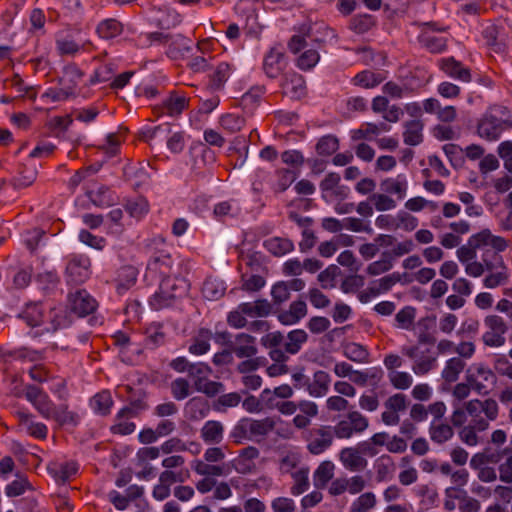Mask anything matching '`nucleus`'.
I'll use <instances>...</instances> for the list:
<instances>
[{
	"label": "nucleus",
	"instance_id": "b1692460",
	"mask_svg": "<svg viewBox=\"0 0 512 512\" xmlns=\"http://www.w3.org/2000/svg\"><path fill=\"white\" fill-rule=\"evenodd\" d=\"M335 472V465L332 461L321 462L313 473V482L316 488H324L332 480Z\"/></svg>",
	"mask_w": 512,
	"mask_h": 512
},
{
	"label": "nucleus",
	"instance_id": "2eb2a0df",
	"mask_svg": "<svg viewBox=\"0 0 512 512\" xmlns=\"http://www.w3.org/2000/svg\"><path fill=\"white\" fill-rule=\"evenodd\" d=\"M70 307L79 316L92 313L97 306L96 300L86 291H77L69 297Z\"/></svg>",
	"mask_w": 512,
	"mask_h": 512
},
{
	"label": "nucleus",
	"instance_id": "f704fd0d",
	"mask_svg": "<svg viewBox=\"0 0 512 512\" xmlns=\"http://www.w3.org/2000/svg\"><path fill=\"white\" fill-rule=\"evenodd\" d=\"M376 504V495L373 492H365L351 503L349 512H370Z\"/></svg>",
	"mask_w": 512,
	"mask_h": 512
},
{
	"label": "nucleus",
	"instance_id": "680f3d73",
	"mask_svg": "<svg viewBox=\"0 0 512 512\" xmlns=\"http://www.w3.org/2000/svg\"><path fill=\"white\" fill-rule=\"evenodd\" d=\"M339 147L338 139L334 136L327 135L322 137L317 143V152L320 155H331L337 151Z\"/></svg>",
	"mask_w": 512,
	"mask_h": 512
},
{
	"label": "nucleus",
	"instance_id": "bf43d9fd",
	"mask_svg": "<svg viewBox=\"0 0 512 512\" xmlns=\"http://www.w3.org/2000/svg\"><path fill=\"white\" fill-rule=\"evenodd\" d=\"M373 18L372 16L365 15H357L351 19L350 28L359 34L365 33L371 29L373 26Z\"/></svg>",
	"mask_w": 512,
	"mask_h": 512
},
{
	"label": "nucleus",
	"instance_id": "13d9d810",
	"mask_svg": "<svg viewBox=\"0 0 512 512\" xmlns=\"http://www.w3.org/2000/svg\"><path fill=\"white\" fill-rule=\"evenodd\" d=\"M158 24L163 28H170L181 22L180 15L173 9H160L156 18Z\"/></svg>",
	"mask_w": 512,
	"mask_h": 512
},
{
	"label": "nucleus",
	"instance_id": "ddd939ff",
	"mask_svg": "<svg viewBox=\"0 0 512 512\" xmlns=\"http://www.w3.org/2000/svg\"><path fill=\"white\" fill-rule=\"evenodd\" d=\"M380 188L386 194L395 196L397 200H403L407 196L408 179L405 174L387 177L380 183Z\"/></svg>",
	"mask_w": 512,
	"mask_h": 512
},
{
	"label": "nucleus",
	"instance_id": "72a5a7b5",
	"mask_svg": "<svg viewBox=\"0 0 512 512\" xmlns=\"http://www.w3.org/2000/svg\"><path fill=\"white\" fill-rule=\"evenodd\" d=\"M28 326L36 327L43 323L44 313L40 304L34 303L27 305L20 314Z\"/></svg>",
	"mask_w": 512,
	"mask_h": 512
},
{
	"label": "nucleus",
	"instance_id": "864d4df0",
	"mask_svg": "<svg viewBox=\"0 0 512 512\" xmlns=\"http://www.w3.org/2000/svg\"><path fill=\"white\" fill-rule=\"evenodd\" d=\"M390 383L399 390H406L411 387L413 377L410 373L405 371H395L388 373Z\"/></svg>",
	"mask_w": 512,
	"mask_h": 512
},
{
	"label": "nucleus",
	"instance_id": "0eeeda50",
	"mask_svg": "<svg viewBox=\"0 0 512 512\" xmlns=\"http://www.w3.org/2000/svg\"><path fill=\"white\" fill-rule=\"evenodd\" d=\"M306 440V448L312 455H320L327 451L334 442L332 426L321 425L309 430Z\"/></svg>",
	"mask_w": 512,
	"mask_h": 512
},
{
	"label": "nucleus",
	"instance_id": "9b49d317",
	"mask_svg": "<svg viewBox=\"0 0 512 512\" xmlns=\"http://www.w3.org/2000/svg\"><path fill=\"white\" fill-rule=\"evenodd\" d=\"M209 374L210 368L203 363L192 364L189 367V376L193 379L196 389L212 396L221 391L222 385L217 382L209 381Z\"/></svg>",
	"mask_w": 512,
	"mask_h": 512
},
{
	"label": "nucleus",
	"instance_id": "338daca9",
	"mask_svg": "<svg viewBox=\"0 0 512 512\" xmlns=\"http://www.w3.org/2000/svg\"><path fill=\"white\" fill-rule=\"evenodd\" d=\"M271 508L274 512H294L296 504L288 497H277L271 501Z\"/></svg>",
	"mask_w": 512,
	"mask_h": 512
},
{
	"label": "nucleus",
	"instance_id": "bb28decb",
	"mask_svg": "<svg viewBox=\"0 0 512 512\" xmlns=\"http://www.w3.org/2000/svg\"><path fill=\"white\" fill-rule=\"evenodd\" d=\"M423 126V123L418 119L407 122L403 133L404 142L410 146L420 144L423 138Z\"/></svg>",
	"mask_w": 512,
	"mask_h": 512
},
{
	"label": "nucleus",
	"instance_id": "412c9836",
	"mask_svg": "<svg viewBox=\"0 0 512 512\" xmlns=\"http://www.w3.org/2000/svg\"><path fill=\"white\" fill-rule=\"evenodd\" d=\"M232 351L239 358H251L257 353L255 338L246 333L236 336Z\"/></svg>",
	"mask_w": 512,
	"mask_h": 512
},
{
	"label": "nucleus",
	"instance_id": "e2e57ef3",
	"mask_svg": "<svg viewBox=\"0 0 512 512\" xmlns=\"http://www.w3.org/2000/svg\"><path fill=\"white\" fill-rule=\"evenodd\" d=\"M79 240L83 244H85L93 249H96V250H103L104 247L106 246L105 238L93 235L92 233H90L87 230H81L79 232Z\"/></svg>",
	"mask_w": 512,
	"mask_h": 512
},
{
	"label": "nucleus",
	"instance_id": "f3484780",
	"mask_svg": "<svg viewBox=\"0 0 512 512\" xmlns=\"http://www.w3.org/2000/svg\"><path fill=\"white\" fill-rule=\"evenodd\" d=\"M440 69L449 77L469 82L471 80V74L469 69L464 67L460 62L454 58H444L439 61Z\"/></svg>",
	"mask_w": 512,
	"mask_h": 512
},
{
	"label": "nucleus",
	"instance_id": "a19ab883",
	"mask_svg": "<svg viewBox=\"0 0 512 512\" xmlns=\"http://www.w3.org/2000/svg\"><path fill=\"white\" fill-rule=\"evenodd\" d=\"M422 44L433 53H440L446 48V38L442 35H435L430 32H424L421 35Z\"/></svg>",
	"mask_w": 512,
	"mask_h": 512
},
{
	"label": "nucleus",
	"instance_id": "49530a36",
	"mask_svg": "<svg viewBox=\"0 0 512 512\" xmlns=\"http://www.w3.org/2000/svg\"><path fill=\"white\" fill-rule=\"evenodd\" d=\"M58 425H76L78 423L79 417L74 412L68 411L67 408L63 405L59 407H54L53 414L51 417Z\"/></svg>",
	"mask_w": 512,
	"mask_h": 512
},
{
	"label": "nucleus",
	"instance_id": "6e6552de",
	"mask_svg": "<svg viewBox=\"0 0 512 512\" xmlns=\"http://www.w3.org/2000/svg\"><path fill=\"white\" fill-rule=\"evenodd\" d=\"M91 260L86 255L72 254L67 257L66 280L68 283L80 284L91 274Z\"/></svg>",
	"mask_w": 512,
	"mask_h": 512
},
{
	"label": "nucleus",
	"instance_id": "4be33fe9",
	"mask_svg": "<svg viewBox=\"0 0 512 512\" xmlns=\"http://www.w3.org/2000/svg\"><path fill=\"white\" fill-rule=\"evenodd\" d=\"M49 473L55 478L57 482H66L78 471V465L76 462H54L48 467Z\"/></svg>",
	"mask_w": 512,
	"mask_h": 512
},
{
	"label": "nucleus",
	"instance_id": "a211bd4d",
	"mask_svg": "<svg viewBox=\"0 0 512 512\" xmlns=\"http://www.w3.org/2000/svg\"><path fill=\"white\" fill-rule=\"evenodd\" d=\"M473 242L476 247L489 246L498 252H502L508 247L505 238L492 234L488 229L482 230L473 236Z\"/></svg>",
	"mask_w": 512,
	"mask_h": 512
},
{
	"label": "nucleus",
	"instance_id": "603ef678",
	"mask_svg": "<svg viewBox=\"0 0 512 512\" xmlns=\"http://www.w3.org/2000/svg\"><path fill=\"white\" fill-rule=\"evenodd\" d=\"M370 201L374 205L377 211H388L393 210L397 206L396 200H394L390 195L383 193H375L370 197Z\"/></svg>",
	"mask_w": 512,
	"mask_h": 512
},
{
	"label": "nucleus",
	"instance_id": "9d476101",
	"mask_svg": "<svg viewBox=\"0 0 512 512\" xmlns=\"http://www.w3.org/2000/svg\"><path fill=\"white\" fill-rule=\"evenodd\" d=\"M484 262L488 272L483 279V285L486 288L494 289L508 282L510 273L502 257L496 256L493 261L484 260Z\"/></svg>",
	"mask_w": 512,
	"mask_h": 512
},
{
	"label": "nucleus",
	"instance_id": "4c0bfd02",
	"mask_svg": "<svg viewBox=\"0 0 512 512\" xmlns=\"http://www.w3.org/2000/svg\"><path fill=\"white\" fill-rule=\"evenodd\" d=\"M137 269L133 266H123L117 273V289L119 291L127 290L133 286L137 279Z\"/></svg>",
	"mask_w": 512,
	"mask_h": 512
},
{
	"label": "nucleus",
	"instance_id": "58836bf2",
	"mask_svg": "<svg viewBox=\"0 0 512 512\" xmlns=\"http://www.w3.org/2000/svg\"><path fill=\"white\" fill-rule=\"evenodd\" d=\"M131 410L122 409L116 418V423L111 427L114 434L128 435L134 432L135 424L128 420Z\"/></svg>",
	"mask_w": 512,
	"mask_h": 512
},
{
	"label": "nucleus",
	"instance_id": "ea45409f",
	"mask_svg": "<svg viewBox=\"0 0 512 512\" xmlns=\"http://www.w3.org/2000/svg\"><path fill=\"white\" fill-rule=\"evenodd\" d=\"M309 469L300 468L292 473L294 484L291 487V493L294 496H299L309 488Z\"/></svg>",
	"mask_w": 512,
	"mask_h": 512
},
{
	"label": "nucleus",
	"instance_id": "0e129e2a",
	"mask_svg": "<svg viewBox=\"0 0 512 512\" xmlns=\"http://www.w3.org/2000/svg\"><path fill=\"white\" fill-rule=\"evenodd\" d=\"M6 84L11 88H14L21 97L27 95L31 99L36 98V92L34 89L32 87H26L19 75H14L11 79L6 81Z\"/></svg>",
	"mask_w": 512,
	"mask_h": 512
},
{
	"label": "nucleus",
	"instance_id": "5701e85b",
	"mask_svg": "<svg viewBox=\"0 0 512 512\" xmlns=\"http://www.w3.org/2000/svg\"><path fill=\"white\" fill-rule=\"evenodd\" d=\"M489 427V423L487 420L480 418L475 420L473 425L465 426L460 431V439L462 442L467 444L468 446H476L479 442V438L477 436V431H484Z\"/></svg>",
	"mask_w": 512,
	"mask_h": 512
},
{
	"label": "nucleus",
	"instance_id": "e433bc0d",
	"mask_svg": "<svg viewBox=\"0 0 512 512\" xmlns=\"http://www.w3.org/2000/svg\"><path fill=\"white\" fill-rule=\"evenodd\" d=\"M266 249L275 256H283L291 252L294 248L289 239L274 237L264 242Z\"/></svg>",
	"mask_w": 512,
	"mask_h": 512
},
{
	"label": "nucleus",
	"instance_id": "052dcab7",
	"mask_svg": "<svg viewBox=\"0 0 512 512\" xmlns=\"http://www.w3.org/2000/svg\"><path fill=\"white\" fill-rule=\"evenodd\" d=\"M320 55L314 49L305 50L298 58L297 65L302 70L313 68L319 61Z\"/></svg>",
	"mask_w": 512,
	"mask_h": 512
},
{
	"label": "nucleus",
	"instance_id": "6ab92c4d",
	"mask_svg": "<svg viewBox=\"0 0 512 512\" xmlns=\"http://www.w3.org/2000/svg\"><path fill=\"white\" fill-rule=\"evenodd\" d=\"M331 377L322 370H318L313 374L312 381L309 382L307 392L314 398L324 397L330 388Z\"/></svg>",
	"mask_w": 512,
	"mask_h": 512
},
{
	"label": "nucleus",
	"instance_id": "473e14b6",
	"mask_svg": "<svg viewBox=\"0 0 512 512\" xmlns=\"http://www.w3.org/2000/svg\"><path fill=\"white\" fill-rule=\"evenodd\" d=\"M201 436L206 443H219L223 439V425L218 421H208L201 429Z\"/></svg>",
	"mask_w": 512,
	"mask_h": 512
},
{
	"label": "nucleus",
	"instance_id": "c9c22d12",
	"mask_svg": "<svg viewBox=\"0 0 512 512\" xmlns=\"http://www.w3.org/2000/svg\"><path fill=\"white\" fill-rule=\"evenodd\" d=\"M90 405L94 412L107 415L110 413V409L113 405L111 393L107 390L97 393L90 402Z\"/></svg>",
	"mask_w": 512,
	"mask_h": 512
},
{
	"label": "nucleus",
	"instance_id": "7ed1b4c3",
	"mask_svg": "<svg viewBox=\"0 0 512 512\" xmlns=\"http://www.w3.org/2000/svg\"><path fill=\"white\" fill-rule=\"evenodd\" d=\"M188 289L186 281L182 278H167L160 280L159 290L149 299L153 310H161L175 304L177 299L183 297Z\"/></svg>",
	"mask_w": 512,
	"mask_h": 512
},
{
	"label": "nucleus",
	"instance_id": "774afa93",
	"mask_svg": "<svg viewBox=\"0 0 512 512\" xmlns=\"http://www.w3.org/2000/svg\"><path fill=\"white\" fill-rule=\"evenodd\" d=\"M495 372L512 380V362L505 356H498L493 363Z\"/></svg>",
	"mask_w": 512,
	"mask_h": 512
},
{
	"label": "nucleus",
	"instance_id": "393cba45",
	"mask_svg": "<svg viewBox=\"0 0 512 512\" xmlns=\"http://www.w3.org/2000/svg\"><path fill=\"white\" fill-rule=\"evenodd\" d=\"M284 92L292 98L304 96L306 87L303 77L297 73L288 75L283 83Z\"/></svg>",
	"mask_w": 512,
	"mask_h": 512
},
{
	"label": "nucleus",
	"instance_id": "423d86ee",
	"mask_svg": "<svg viewBox=\"0 0 512 512\" xmlns=\"http://www.w3.org/2000/svg\"><path fill=\"white\" fill-rule=\"evenodd\" d=\"M466 381L479 394L488 392V385L496 382V376L492 369L483 363H473L465 375Z\"/></svg>",
	"mask_w": 512,
	"mask_h": 512
},
{
	"label": "nucleus",
	"instance_id": "1a4fd4ad",
	"mask_svg": "<svg viewBox=\"0 0 512 512\" xmlns=\"http://www.w3.org/2000/svg\"><path fill=\"white\" fill-rule=\"evenodd\" d=\"M484 325L487 330L482 335V340L486 346L501 347L505 344V334L508 326L504 319L498 315H488L484 319Z\"/></svg>",
	"mask_w": 512,
	"mask_h": 512
},
{
	"label": "nucleus",
	"instance_id": "37998d69",
	"mask_svg": "<svg viewBox=\"0 0 512 512\" xmlns=\"http://www.w3.org/2000/svg\"><path fill=\"white\" fill-rule=\"evenodd\" d=\"M380 134V127L375 123L366 122L359 128L351 131V138L354 141L358 140H372Z\"/></svg>",
	"mask_w": 512,
	"mask_h": 512
},
{
	"label": "nucleus",
	"instance_id": "de8ad7c7",
	"mask_svg": "<svg viewBox=\"0 0 512 512\" xmlns=\"http://www.w3.org/2000/svg\"><path fill=\"white\" fill-rule=\"evenodd\" d=\"M437 365V359L434 356L422 354L412 365V371L419 376L426 375Z\"/></svg>",
	"mask_w": 512,
	"mask_h": 512
},
{
	"label": "nucleus",
	"instance_id": "6e6d98bb",
	"mask_svg": "<svg viewBox=\"0 0 512 512\" xmlns=\"http://www.w3.org/2000/svg\"><path fill=\"white\" fill-rule=\"evenodd\" d=\"M293 394H294V391H293L292 387L288 384H283V385L276 387L273 391H271L270 389H264L261 392L260 397H261L262 401H267L269 404V403H272V395H275L282 399H288V398L292 397Z\"/></svg>",
	"mask_w": 512,
	"mask_h": 512
},
{
	"label": "nucleus",
	"instance_id": "cd10ccee",
	"mask_svg": "<svg viewBox=\"0 0 512 512\" xmlns=\"http://www.w3.org/2000/svg\"><path fill=\"white\" fill-rule=\"evenodd\" d=\"M308 334L303 329H295L288 333L285 342V351L289 354L298 353L307 342Z\"/></svg>",
	"mask_w": 512,
	"mask_h": 512
},
{
	"label": "nucleus",
	"instance_id": "20e7f679",
	"mask_svg": "<svg viewBox=\"0 0 512 512\" xmlns=\"http://www.w3.org/2000/svg\"><path fill=\"white\" fill-rule=\"evenodd\" d=\"M505 114L506 109L503 107H493L487 111L478 123V135L488 141H496L503 132L504 125L509 122Z\"/></svg>",
	"mask_w": 512,
	"mask_h": 512
},
{
	"label": "nucleus",
	"instance_id": "a878e982",
	"mask_svg": "<svg viewBox=\"0 0 512 512\" xmlns=\"http://www.w3.org/2000/svg\"><path fill=\"white\" fill-rule=\"evenodd\" d=\"M239 306L240 311H242L246 317L249 318L264 317L267 316L271 311L269 302L264 299L241 303Z\"/></svg>",
	"mask_w": 512,
	"mask_h": 512
},
{
	"label": "nucleus",
	"instance_id": "4468645a",
	"mask_svg": "<svg viewBox=\"0 0 512 512\" xmlns=\"http://www.w3.org/2000/svg\"><path fill=\"white\" fill-rule=\"evenodd\" d=\"M16 416L19 421V428L37 439H45L47 437L48 428L44 423L36 422L29 413L18 411Z\"/></svg>",
	"mask_w": 512,
	"mask_h": 512
},
{
	"label": "nucleus",
	"instance_id": "dca6fc26",
	"mask_svg": "<svg viewBox=\"0 0 512 512\" xmlns=\"http://www.w3.org/2000/svg\"><path fill=\"white\" fill-rule=\"evenodd\" d=\"M286 66L283 53L273 48L264 57L263 70L270 78H276Z\"/></svg>",
	"mask_w": 512,
	"mask_h": 512
},
{
	"label": "nucleus",
	"instance_id": "2f4dec72",
	"mask_svg": "<svg viewBox=\"0 0 512 512\" xmlns=\"http://www.w3.org/2000/svg\"><path fill=\"white\" fill-rule=\"evenodd\" d=\"M343 354L351 361L357 363H367L369 361V352L367 348L355 342L345 344L343 347Z\"/></svg>",
	"mask_w": 512,
	"mask_h": 512
},
{
	"label": "nucleus",
	"instance_id": "f8f14e48",
	"mask_svg": "<svg viewBox=\"0 0 512 512\" xmlns=\"http://www.w3.org/2000/svg\"><path fill=\"white\" fill-rule=\"evenodd\" d=\"M338 459L342 466L351 472H360L368 464L366 458L356 447H345L338 453Z\"/></svg>",
	"mask_w": 512,
	"mask_h": 512
},
{
	"label": "nucleus",
	"instance_id": "c85d7f7f",
	"mask_svg": "<svg viewBox=\"0 0 512 512\" xmlns=\"http://www.w3.org/2000/svg\"><path fill=\"white\" fill-rule=\"evenodd\" d=\"M464 368L465 362L461 358L452 357L445 362L441 376L446 382H455Z\"/></svg>",
	"mask_w": 512,
	"mask_h": 512
},
{
	"label": "nucleus",
	"instance_id": "69168bd1",
	"mask_svg": "<svg viewBox=\"0 0 512 512\" xmlns=\"http://www.w3.org/2000/svg\"><path fill=\"white\" fill-rule=\"evenodd\" d=\"M193 469L195 472L199 475L203 476H222L224 475V469L217 465H209L201 460H197L194 465Z\"/></svg>",
	"mask_w": 512,
	"mask_h": 512
},
{
	"label": "nucleus",
	"instance_id": "09e8293b",
	"mask_svg": "<svg viewBox=\"0 0 512 512\" xmlns=\"http://www.w3.org/2000/svg\"><path fill=\"white\" fill-rule=\"evenodd\" d=\"M416 311L411 306H406L395 315L396 327L400 329L410 330L413 326Z\"/></svg>",
	"mask_w": 512,
	"mask_h": 512
},
{
	"label": "nucleus",
	"instance_id": "f03ea898",
	"mask_svg": "<svg viewBox=\"0 0 512 512\" xmlns=\"http://www.w3.org/2000/svg\"><path fill=\"white\" fill-rule=\"evenodd\" d=\"M276 421L272 417L263 419L242 418L231 431V437L236 443L243 441H259L268 435L275 427Z\"/></svg>",
	"mask_w": 512,
	"mask_h": 512
},
{
	"label": "nucleus",
	"instance_id": "79ce46f5",
	"mask_svg": "<svg viewBox=\"0 0 512 512\" xmlns=\"http://www.w3.org/2000/svg\"><path fill=\"white\" fill-rule=\"evenodd\" d=\"M203 296L208 300H217L225 293V286L217 279H207L202 287Z\"/></svg>",
	"mask_w": 512,
	"mask_h": 512
},
{
	"label": "nucleus",
	"instance_id": "aec40b11",
	"mask_svg": "<svg viewBox=\"0 0 512 512\" xmlns=\"http://www.w3.org/2000/svg\"><path fill=\"white\" fill-rule=\"evenodd\" d=\"M307 314V305L304 301H294L290 304L288 310L278 313V320L283 325H293L298 323Z\"/></svg>",
	"mask_w": 512,
	"mask_h": 512
},
{
	"label": "nucleus",
	"instance_id": "5fc2aeb1",
	"mask_svg": "<svg viewBox=\"0 0 512 512\" xmlns=\"http://www.w3.org/2000/svg\"><path fill=\"white\" fill-rule=\"evenodd\" d=\"M453 436V430L448 424H432L430 437L436 443H444Z\"/></svg>",
	"mask_w": 512,
	"mask_h": 512
},
{
	"label": "nucleus",
	"instance_id": "8fccbe9b",
	"mask_svg": "<svg viewBox=\"0 0 512 512\" xmlns=\"http://www.w3.org/2000/svg\"><path fill=\"white\" fill-rule=\"evenodd\" d=\"M166 334L161 324L153 323L146 329V342L151 348L164 343Z\"/></svg>",
	"mask_w": 512,
	"mask_h": 512
},
{
	"label": "nucleus",
	"instance_id": "a18cd8bd",
	"mask_svg": "<svg viewBox=\"0 0 512 512\" xmlns=\"http://www.w3.org/2000/svg\"><path fill=\"white\" fill-rule=\"evenodd\" d=\"M188 105V98L183 94H172L165 101L167 112L171 116L179 115Z\"/></svg>",
	"mask_w": 512,
	"mask_h": 512
},
{
	"label": "nucleus",
	"instance_id": "7c9ffc66",
	"mask_svg": "<svg viewBox=\"0 0 512 512\" xmlns=\"http://www.w3.org/2000/svg\"><path fill=\"white\" fill-rule=\"evenodd\" d=\"M123 32V25L116 19H106L97 26L98 35L105 40L113 39Z\"/></svg>",
	"mask_w": 512,
	"mask_h": 512
},
{
	"label": "nucleus",
	"instance_id": "39448f33",
	"mask_svg": "<svg viewBox=\"0 0 512 512\" xmlns=\"http://www.w3.org/2000/svg\"><path fill=\"white\" fill-rule=\"evenodd\" d=\"M369 427V420L359 411L349 412L345 418L332 426L334 439H350L354 435L362 434Z\"/></svg>",
	"mask_w": 512,
	"mask_h": 512
},
{
	"label": "nucleus",
	"instance_id": "4d7b16f0",
	"mask_svg": "<svg viewBox=\"0 0 512 512\" xmlns=\"http://www.w3.org/2000/svg\"><path fill=\"white\" fill-rule=\"evenodd\" d=\"M220 125L226 131L236 133L244 127L245 120L236 114H226L220 118Z\"/></svg>",
	"mask_w": 512,
	"mask_h": 512
},
{
	"label": "nucleus",
	"instance_id": "c03bdc74",
	"mask_svg": "<svg viewBox=\"0 0 512 512\" xmlns=\"http://www.w3.org/2000/svg\"><path fill=\"white\" fill-rule=\"evenodd\" d=\"M382 81L383 77L379 73L368 70L358 73L353 79L355 85L366 89L373 88Z\"/></svg>",
	"mask_w": 512,
	"mask_h": 512
},
{
	"label": "nucleus",
	"instance_id": "3c124183",
	"mask_svg": "<svg viewBox=\"0 0 512 512\" xmlns=\"http://www.w3.org/2000/svg\"><path fill=\"white\" fill-rule=\"evenodd\" d=\"M233 72V67L228 63H220L217 65L213 75L211 76L212 85L215 88H221L230 78Z\"/></svg>",
	"mask_w": 512,
	"mask_h": 512
},
{
	"label": "nucleus",
	"instance_id": "f257e3e1",
	"mask_svg": "<svg viewBox=\"0 0 512 512\" xmlns=\"http://www.w3.org/2000/svg\"><path fill=\"white\" fill-rule=\"evenodd\" d=\"M150 259L147 263L146 277L151 279L173 278V261L168 245L162 237H155L146 245Z\"/></svg>",
	"mask_w": 512,
	"mask_h": 512
},
{
	"label": "nucleus",
	"instance_id": "c756f323",
	"mask_svg": "<svg viewBox=\"0 0 512 512\" xmlns=\"http://www.w3.org/2000/svg\"><path fill=\"white\" fill-rule=\"evenodd\" d=\"M258 456L257 449L250 447L245 450L234 460V468L239 473H248L254 468L253 460Z\"/></svg>",
	"mask_w": 512,
	"mask_h": 512
}]
</instances>
